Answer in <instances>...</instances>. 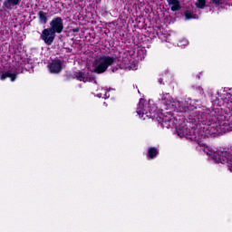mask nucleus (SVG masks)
<instances>
[{"mask_svg": "<svg viewBox=\"0 0 232 232\" xmlns=\"http://www.w3.org/2000/svg\"><path fill=\"white\" fill-rule=\"evenodd\" d=\"M160 101L165 107V110H171L172 111L182 113L186 111V108H188V110L191 108V99H188L185 102H179L166 92L160 94Z\"/></svg>", "mask_w": 232, "mask_h": 232, "instance_id": "obj_1", "label": "nucleus"}, {"mask_svg": "<svg viewBox=\"0 0 232 232\" xmlns=\"http://www.w3.org/2000/svg\"><path fill=\"white\" fill-rule=\"evenodd\" d=\"M203 151L213 159L217 164H227L229 171L232 173V150L227 152L224 150H213L208 145L203 146Z\"/></svg>", "mask_w": 232, "mask_h": 232, "instance_id": "obj_2", "label": "nucleus"}, {"mask_svg": "<svg viewBox=\"0 0 232 232\" xmlns=\"http://www.w3.org/2000/svg\"><path fill=\"white\" fill-rule=\"evenodd\" d=\"M115 63V58L111 56H101L92 63L93 72L96 73H104Z\"/></svg>", "mask_w": 232, "mask_h": 232, "instance_id": "obj_3", "label": "nucleus"}, {"mask_svg": "<svg viewBox=\"0 0 232 232\" xmlns=\"http://www.w3.org/2000/svg\"><path fill=\"white\" fill-rule=\"evenodd\" d=\"M218 131V126L217 125V117H208L206 121H203L202 130H200L201 137H211Z\"/></svg>", "mask_w": 232, "mask_h": 232, "instance_id": "obj_4", "label": "nucleus"}, {"mask_svg": "<svg viewBox=\"0 0 232 232\" xmlns=\"http://www.w3.org/2000/svg\"><path fill=\"white\" fill-rule=\"evenodd\" d=\"M144 99H140L137 108V113L140 116V119L146 121V119L151 118V113L153 110L150 107V103H146Z\"/></svg>", "mask_w": 232, "mask_h": 232, "instance_id": "obj_5", "label": "nucleus"}, {"mask_svg": "<svg viewBox=\"0 0 232 232\" xmlns=\"http://www.w3.org/2000/svg\"><path fill=\"white\" fill-rule=\"evenodd\" d=\"M41 39L47 44V46H50V44L55 41V31H53L50 27L44 29L42 32Z\"/></svg>", "mask_w": 232, "mask_h": 232, "instance_id": "obj_6", "label": "nucleus"}, {"mask_svg": "<svg viewBox=\"0 0 232 232\" xmlns=\"http://www.w3.org/2000/svg\"><path fill=\"white\" fill-rule=\"evenodd\" d=\"M50 26L51 27L49 28L55 34H62L63 30H64V24L63 23V18L61 17L53 18L50 22Z\"/></svg>", "mask_w": 232, "mask_h": 232, "instance_id": "obj_7", "label": "nucleus"}, {"mask_svg": "<svg viewBox=\"0 0 232 232\" xmlns=\"http://www.w3.org/2000/svg\"><path fill=\"white\" fill-rule=\"evenodd\" d=\"M51 73H61L63 70V63L60 60H54L48 65Z\"/></svg>", "mask_w": 232, "mask_h": 232, "instance_id": "obj_8", "label": "nucleus"}, {"mask_svg": "<svg viewBox=\"0 0 232 232\" xmlns=\"http://www.w3.org/2000/svg\"><path fill=\"white\" fill-rule=\"evenodd\" d=\"M173 118L168 117V112H162L158 117V122H160L161 128H168L169 126H171V124H168V122H171Z\"/></svg>", "mask_w": 232, "mask_h": 232, "instance_id": "obj_9", "label": "nucleus"}, {"mask_svg": "<svg viewBox=\"0 0 232 232\" xmlns=\"http://www.w3.org/2000/svg\"><path fill=\"white\" fill-rule=\"evenodd\" d=\"M168 5L172 12H178L180 10V1L179 0H167Z\"/></svg>", "mask_w": 232, "mask_h": 232, "instance_id": "obj_10", "label": "nucleus"}, {"mask_svg": "<svg viewBox=\"0 0 232 232\" xmlns=\"http://www.w3.org/2000/svg\"><path fill=\"white\" fill-rule=\"evenodd\" d=\"M19 3H21V0H5L4 6L7 10H12L14 6L19 5Z\"/></svg>", "mask_w": 232, "mask_h": 232, "instance_id": "obj_11", "label": "nucleus"}, {"mask_svg": "<svg viewBox=\"0 0 232 232\" xmlns=\"http://www.w3.org/2000/svg\"><path fill=\"white\" fill-rule=\"evenodd\" d=\"M7 77H9L12 81V82H14V81H15L16 77H17V73L16 72H12V71H8L4 72L0 79L1 81H5V79H6Z\"/></svg>", "mask_w": 232, "mask_h": 232, "instance_id": "obj_12", "label": "nucleus"}, {"mask_svg": "<svg viewBox=\"0 0 232 232\" xmlns=\"http://www.w3.org/2000/svg\"><path fill=\"white\" fill-rule=\"evenodd\" d=\"M38 17L40 19V24H46V23H48V14H46L43 11H40L38 13Z\"/></svg>", "mask_w": 232, "mask_h": 232, "instance_id": "obj_13", "label": "nucleus"}, {"mask_svg": "<svg viewBox=\"0 0 232 232\" xmlns=\"http://www.w3.org/2000/svg\"><path fill=\"white\" fill-rule=\"evenodd\" d=\"M97 97H99L100 99H108V97H110V93L108 92V89H106V88L102 89V92L97 94Z\"/></svg>", "mask_w": 232, "mask_h": 232, "instance_id": "obj_14", "label": "nucleus"}, {"mask_svg": "<svg viewBox=\"0 0 232 232\" xmlns=\"http://www.w3.org/2000/svg\"><path fill=\"white\" fill-rule=\"evenodd\" d=\"M158 154H159V150H157V149H155V148L149 149L150 159H155V157H157Z\"/></svg>", "mask_w": 232, "mask_h": 232, "instance_id": "obj_15", "label": "nucleus"}, {"mask_svg": "<svg viewBox=\"0 0 232 232\" xmlns=\"http://www.w3.org/2000/svg\"><path fill=\"white\" fill-rule=\"evenodd\" d=\"M185 17L187 20H189V19H197V16L195 14H193V13L189 12V11H187L185 13Z\"/></svg>", "mask_w": 232, "mask_h": 232, "instance_id": "obj_16", "label": "nucleus"}, {"mask_svg": "<svg viewBox=\"0 0 232 232\" xmlns=\"http://www.w3.org/2000/svg\"><path fill=\"white\" fill-rule=\"evenodd\" d=\"M196 6L197 8H204L206 6V0H198Z\"/></svg>", "mask_w": 232, "mask_h": 232, "instance_id": "obj_17", "label": "nucleus"}, {"mask_svg": "<svg viewBox=\"0 0 232 232\" xmlns=\"http://www.w3.org/2000/svg\"><path fill=\"white\" fill-rule=\"evenodd\" d=\"M188 44H189V43L188 42L187 39H183L181 40L178 46H179L180 48H184L185 46H188Z\"/></svg>", "mask_w": 232, "mask_h": 232, "instance_id": "obj_18", "label": "nucleus"}, {"mask_svg": "<svg viewBox=\"0 0 232 232\" xmlns=\"http://www.w3.org/2000/svg\"><path fill=\"white\" fill-rule=\"evenodd\" d=\"M138 55H140V59H144L146 57V51L142 49L138 50Z\"/></svg>", "mask_w": 232, "mask_h": 232, "instance_id": "obj_19", "label": "nucleus"}, {"mask_svg": "<svg viewBox=\"0 0 232 232\" xmlns=\"http://www.w3.org/2000/svg\"><path fill=\"white\" fill-rule=\"evenodd\" d=\"M212 3H214V5H222L224 2L222 0H212Z\"/></svg>", "mask_w": 232, "mask_h": 232, "instance_id": "obj_20", "label": "nucleus"}, {"mask_svg": "<svg viewBox=\"0 0 232 232\" xmlns=\"http://www.w3.org/2000/svg\"><path fill=\"white\" fill-rule=\"evenodd\" d=\"M79 80H80V81H84V77L80 76V77H79Z\"/></svg>", "mask_w": 232, "mask_h": 232, "instance_id": "obj_21", "label": "nucleus"}, {"mask_svg": "<svg viewBox=\"0 0 232 232\" xmlns=\"http://www.w3.org/2000/svg\"><path fill=\"white\" fill-rule=\"evenodd\" d=\"M160 84H162V79L159 80Z\"/></svg>", "mask_w": 232, "mask_h": 232, "instance_id": "obj_22", "label": "nucleus"}]
</instances>
